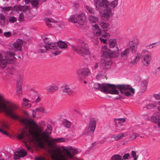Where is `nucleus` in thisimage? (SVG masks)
<instances>
[{
    "instance_id": "obj_1",
    "label": "nucleus",
    "mask_w": 160,
    "mask_h": 160,
    "mask_svg": "<svg viewBox=\"0 0 160 160\" xmlns=\"http://www.w3.org/2000/svg\"><path fill=\"white\" fill-rule=\"evenodd\" d=\"M18 107L17 105L12 103L0 94V112L5 113L13 120H19L22 124L26 126L27 128H28V134L30 138H34L33 135L37 132H39V137L46 140L51 133L52 128L50 125H48L45 131L42 132L34 121L20 118L16 112Z\"/></svg>"
},
{
    "instance_id": "obj_2",
    "label": "nucleus",
    "mask_w": 160,
    "mask_h": 160,
    "mask_svg": "<svg viewBox=\"0 0 160 160\" xmlns=\"http://www.w3.org/2000/svg\"><path fill=\"white\" fill-rule=\"evenodd\" d=\"M38 133V132H36L35 134L33 135L34 138H30L27 132L25 130H23L21 133L18 135L17 137L19 139H24L26 141H35L37 142L38 146L41 148H45L44 142H47L49 147H52L53 144L52 141H50L48 140L49 137L47 138L46 140H44L43 138H42V137H39Z\"/></svg>"
},
{
    "instance_id": "obj_3",
    "label": "nucleus",
    "mask_w": 160,
    "mask_h": 160,
    "mask_svg": "<svg viewBox=\"0 0 160 160\" xmlns=\"http://www.w3.org/2000/svg\"><path fill=\"white\" fill-rule=\"evenodd\" d=\"M49 152L53 160H69L73 158V155L64 146L55 149H51Z\"/></svg>"
},
{
    "instance_id": "obj_4",
    "label": "nucleus",
    "mask_w": 160,
    "mask_h": 160,
    "mask_svg": "<svg viewBox=\"0 0 160 160\" xmlns=\"http://www.w3.org/2000/svg\"><path fill=\"white\" fill-rule=\"evenodd\" d=\"M5 58L0 53L1 57L0 58V67L2 68H5L8 63H14L16 59L15 57V53L11 50L6 52L4 53Z\"/></svg>"
},
{
    "instance_id": "obj_5",
    "label": "nucleus",
    "mask_w": 160,
    "mask_h": 160,
    "mask_svg": "<svg viewBox=\"0 0 160 160\" xmlns=\"http://www.w3.org/2000/svg\"><path fill=\"white\" fill-rule=\"evenodd\" d=\"M72 48L74 52L81 56L85 57L90 54L88 45L84 42H80Z\"/></svg>"
},
{
    "instance_id": "obj_6",
    "label": "nucleus",
    "mask_w": 160,
    "mask_h": 160,
    "mask_svg": "<svg viewBox=\"0 0 160 160\" xmlns=\"http://www.w3.org/2000/svg\"><path fill=\"white\" fill-rule=\"evenodd\" d=\"M47 39L44 40V42L45 44L44 46V49L41 48L40 49V52L42 53L45 52L46 50L51 51L52 53L55 56L58 55L61 52L57 50L58 49L57 44L56 43L47 42Z\"/></svg>"
},
{
    "instance_id": "obj_7",
    "label": "nucleus",
    "mask_w": 160,
    "mask_h": 160,
    "mask_svg": "<svg viewBox=\"0 0 160 160\" xmlns=\"http://www.w3.org/2000/svg\"><path fill=\"white\" fill-rule=\"evenodd\" d=\"M116 88L119 90L121 93L123 94L126 90L131 88V86L128 84L115 85L111 84L110 94H118L119 92L116 89Z\"/></svg>"
},
{
    "instance_id": "obj_8",
    "label": "nucleus",
    "mask_w": 160,
    "mask_h": 160,
    "mask_svg": "<svg viewBox=\"0 0 160 160\" xmlns=\"http://www.w3.org/2000/svg\"><path fill=\"white\" fill-rule=\"evenodd\" d=\"M68 20L69 22L83 25L86 20V17L84 13H82L80 14L71 15Z\"/></svg>"
},
{
    "instance_id": "obj_9",
    "label": "nucleus",
    "mask_w": 160,
    "mask_h": 160,
    "mask_svg": "<svg viewBox=\"0 0 160 160\" xmlns=\"http://www.w3.org/2000/svg\"><path fill=\"white\" fill-rule=\"evenodd\" d=\"M111 84L109 83H96L94 84L93 88L95 89H98L104 93H110Z\"/></svg>"
},
{
    "instance_id": "obj_10",
    "label": "nucleus",
    "mask_w": 160,
    "mask_h": 160,
    "mask_svg": "<svg viewBox=\"0 0 160 160\" xmlns=\"http://www.w3.org/2000/svg\"><path fill=\"white\" fill-rule=\"evenodd\" d=\"M139 55L140 56H141L142 57L143 64L145 66H148L152 59L151 53L147 50H143Z\"/></svg>"
},
{
    "instance_id": "obj_11",
    "label": "nucleus",
    "mask_w": 160,
    "mask_h": 160,
    "mask_svg": "<svg viewBox=\"0 0 160 160\" xmlns=\"http://www.w3.org/2000/svg\"><path fill=\"white\" fill-rule=\"evenodd\" d=\"M101 18L105 21H108L112 15V9L108 7L104 9L102 12L99 11Z\"/></svg>"
},
{
    "instance_id": "obj_12",
    "label": "nucleus",
    "mask_w": 160,
    "mask_h": 160,
    "mask_svg": "<svg viewBox=\"0 0 160 160\" xmlns=\"http://www.w3.org/2000/svg\"><path fill=\"white\" fill-rule=\"evenodd\" d=\"M90 74L89 70L87 68L79 69L76 72L77 76L79 79H83Z\"/></svg>"
},
{
    "instance_id": "obj_13",
    "label": "nucleus",
    "mask_w": 160,
    "mask_h": 160,
    "mask_svg": "<svg viewBox=\"0 0 160 160\" xmlns=\"http://www.w3.org/2000/svg\"><path fill=\"white\" fill-rule=\"evenodd\" d=\"M96 122L95 119L92 118L89 121L88 127L85 129V132L86 133H93L96 128Z\"/></svg>"
},
{
    "instance_id": "obj_14",
    "label": "nucleus",
    "mask_w": 160,
    "mask_h": 160,
    "mask_svg": "<svg viewBox=\"0 0 160 160\" xmlns=\"http://www.w3.org/2000/svg\"><path fill=\"white\" fill-rule=\"evenodd\" d=\"M97 10L100 11L102 7L107 8L108 7L109 2L107 0H94Z\"/></svg>"
},
{
    "instance_id": "obj_15",
    "label": "nucleus",
    "mask_w": 160,
    "mask_h": 160,
    "mask_svg": "<svg viewBox=\"0 0 160 160\" xmlns=\"http://www.w3.org/2000/svg\"><path fill=\"white\" fill-rule=\"evenodd\" d=\"M26 44L25 42L21 39H17L12 44L14 49L19 51L22 50V47Z\"/></svg>"
},
{
    "instance_id": "obj_16",
    "label": "nucleus",
    "mask_w": 160,
    "mask_h": 160,
    "mask_svg": "<svg viewBox=\"0 0 160 160\" xmlns=\"http://www.w3.org/2000/svg\"><path fill=\"white\" fill-rule=\"evenodd\" d=\"M138 45V43L137 42H135L134 40L130 41L129 43V48H127L129 49V51L132 52H135L137 48V46Z\"/></svg>"
},
{
    "instance_id": "obj_17",
    "label": "nucleus",
    "mask_w": 160,
    "mask_h": 160,
    "mask_svg": "<svg viewBox=\"0 0 160 160\" xmlns=\"http://www.w3.org/2000/svg\"><path fill=\"white\" fill-rule=\"evenodd\" d=\"M101 50L102 55L104 57L107 58L108 56H110V54L111 52L108 48L106 46L104 45L102 47Z\"/></svg>"
},
{
    "instance_id": "obj_18",
    "label": "nucleus",
    "mask_w": 160,
    "mask_h": 160,
    "mask_svg": "<svg viewBox=\"0 0 160 160\" xmlns=\"http://www.w3.org/2000/svg\"><path fill=\"white\" fill-rule=\"evenodd\" d=\"M92 30L94 34L97 36H99L101 34V30L98 24H96L92 26Z\"/></svg>"
},
{
    "instance_id": "obj_19",
    "label": "nucleus",
    "mask_w": 160,
    "mask_h": 160,
    "mask_svg": "<svg viewBox=\"0 0 160 160\" xmlns=\"http://www.w3.org/2000/svg\"><path fill=\"white\" fill-rule=\"evenodd\" d=\"M151 120L155 123L160 122V113L158 112H155L152 116Z\"/></svg>"
},
{
    "instance_id": "obj_20",
    "label": "nucleus",
    "mask_w": 160,
    "mask_h": 160,
    "mask_svg": "<svg viewBox=\"0 0 160 160\" xmlns=\"http://www.w3.org/2000/svg\"><path fill=\"white\" fill-rule=\"evenodd\" d=\"M102 66L104 69L109 68L111 65V62L110 61L108 60L107 59H102L101 61Z\"/></svg>"
},
{
    "instance_id": "obj_21",
    "label": "nucleus",
    "mask_w": 160,
    "mask_h": 160,
    "mask_svg": "<svg viewBox=\"0 0 160 160\" xmlns=\"http://www.w3.org/2000/svg\"><path fill=\"white\" fill-rule=\"evenodd\" d=\"M88 20L89 22L92 23H95L99 20V18L94 15L93 14L89 15L88 17Z\"/></svg>"
},
{
    "instance_id": "obj_22",
    "label": "nucleus",
    "mask_w": 160,
    "mask_h": 160,
    "mask_svg": "<svg viewBox=\"0 0 160 160\" xmlns=\"http://www.w3.org/2000/svg\"><path fill=\"white\" fill-rule=\"evenodd\" d=\"M63 92L68 95H71L73 93V91L70 88V86L68 85H65L62 90Z\"/></svg>"
},
{
    "instance_id": "obj_23",
    "label": "nucleus",
    "mask_w": 160,
    "mask_h": 160,
    "mask_svg": "<svg viewBox=\"0 0 160 160\" xmlns=\"http://www.w3.org/2000/svg\"><path fill=\"white\" fill-rule=\"evenodd\" d=\"M44 21L46 25L49 28L51 27L52 25H54L55 21L52 19L48 18H44Z\"/></svg>"
},
{
    "instance_id": "obj_24",
    "label": "nucleus",
    "mask_w": 160,
    "mask_h": 160,
    "mask_svg": "<svg viewBox=\"0 0 160 160\" xmlns=\"http://www.w3.org/2000/svg\"><path fill=\"white\" fill-rule=\"evenodd\" d=\"M124 137V134L122 132L120 133L117 135H112L111 136V137L114 139L115 141H118L122 139Z\"/></svg>"
},
{
    "instance_id": "obj_25",
    "label": "nucleus",
    "mask_w": 160,
    "mask_h": 160,
    "mask_svg": "<svg viewBox=\"0 0 160 160\" xmlns=\"http://www.w3.org/2000/svg\"><path fill=\"white\" fill-rule=\"evenodd\" d=\"M131 52L129 51L128 48H126L121 53V57L122 59L123 60H126L128 57V54Z\"/></svg>"
},
{
    "instance_id": "obj_26",
    "label": "nucleus",
    "mask_w": 160,
    "mask_h": 160,
    "mask_svg": "<svg viewBox=\"0 0 160 160\" xmlns=\"http://www.w3.org/2000/svg\"><path fill=\"white\" fill-rule=\"evenodd\" d=\"M58 89V87L56 85H52L47 88V91L48 92L53 93Z\"/></svg>"
},
{
    "instance_id": "obj_27",
    "label": "nucleus",
    "mask_w": 160,
    "mask_h": 160,
    "mask_svg": "<svg viewBox=\"0 0 160 160\" xmlns=\"http://www.w3.org/2000/svg\"><path fill=\"white\" fill-rule=\"evenodd\" d=\"M99 24L105 31H107L109 29V25L107 22H99Z\"/></svg>"
},
{
    "instance_id": "obj_28",
    "label": "nucleus",
    "mask_w": 160,
    "mask_h": 160,
    "mask_svg": "<svg viewBox=\"0 0 160 160\" xmlns=\"http://www.w3.org/2000/svg\"><path fill=\"white\" fill-rule=\"evenodd\" d=\"M135 93L134 89L131 87V88L126 90V91L123 94L126 96L129 97L131 96L132 95Z\"/></svg>"
},
{
    "instance_id": "obj_29",
    "label": "nucleus",
    "mask_w": 160,
    "mask_h": 160,
    "mask_svg": "<svg viewBox=\"0 0 160 160\" xmlns=\"http://www.w3.org/2000/svg\"><path fill=\"white\" fill-rule=\"evenodd\" d=\"M56 43L57 46L61 49H65L68 47L67 44L64 42L59 41Z\"/></svg>"
},
{
    "instance_id": "obj_30",
    "label": "nucleus",
    "mask_w": 160,
    "mask_h": 160,
    "mask_svg": "<svg viewBox=\"0 0 160 160\" xmlns=\"http://www.w3.org/2000/svg\"><path fill=\"white\" fill-rule=\"evenodd\" d=\"M140 58L141 57L139 56V54H138L135 58L131 61V63L133 65L137 64Z\"/></svg>"
},
{
    "instance_id": "obj_31",
    "label": "nucleus",
    "mask_w": 160,
    "mask_h": 160,
    "mask_svg": "<svg viewBox=\"0 0 160 160\" xmlns=\"http://www.w3.org/2000/svg\"><path fill=\"white\" fill-rule=\"evenodd\" d=\"M62 122L63 125L67 128H69L71 124V122L65 119L62 120Z\"/></svg>"
},
{
    "instance_id": "obj_32",
    "label": "nucleus",
    "mask_w": 160,
    "mask_h": 160,
    "mask_svg": "<svg viewBox=\"0 0 160 160\" xmlns=\"http://www.w3.org/2000/svg\"><path fill=\"white\" fill-rule=\"evenodd\" d=\"M23 102L22 105L24 107L26 108H28L31 107V104L28 102V101L27 99L24 98L23 99Z\"/></svg>"
},
{
    "instance_id": "obj_33",
    "label": "nucleus",
    "mask_w": 160,
    "mask_h": 160,
    "mask_svg": "<svg viewBox=\"0 0 160 160\" xmlns=\"http://www.w3.org/2000/svg\"><path fill=\"white\" fill-rule=\"evenodd\" d=\"M109 46L110 48H113L116 45V41L115 39H110L109 40Z\"/></svg>"
},
{
    "instance_id": "obj_34",
    "label": "nucleus",
    "mask_w": 160,
    "mask_h": 160,
    "mask_svg": "<svg viewBox=\"0 0 160 160\" xmlns=\"http://www.w3.org/2000/svg\"><path fill=\"white\" fill-rule=\"evenodd\" d=\"M111 160H122V158L121 156L119 154H114L111 157Z\"/></svg>"
},
{
    "instance_id": "obj_35",
    "label": "nucleus",
    "mask_w": 160,
    "mask_h": 160,
    "mask_svg": "<svg viewBox=\"0 0 160 160\" xmlns=\"http://www.w3.org/2000/svg\"><path fill=\"white\" fill-rule=\"evenodd\" d=\"M50 140L52 142H63L64 141V139L62 138H53L50 139Z\"/></svg>"
},
{
    "instance_id": "obj_36",
    "label": "nucleus",
    "mask_w": 160,
    "mask_h": 160,
    "mask_svg": "<svg viewBox=\"0 0 160 160\" xmlns=\"http://www.w3.org/2000/svg\"><path fill=\"white\" fill-rule=\"evenodd\" d=\"M118 3V0H114L111 2L109 5L112 8H114L117 6Z\"/></svg>"
},
{
    "instance_id": "obj_37",
    "label": "nucleus",
    "mask_w": 160,
    "mask_h": 160,
    "mask_svg": "<svg viewBox=\"0 0 160 160\" xmlns=\"http://www.w3.org/2000/svg\"><path fill=\"white\" fill-rule=\"evenodd\" d=\"M41 95L40 94H36L33 98L36 102H39L41 99Z\"/></svg>"
},
{
    "instance_id": "obj_38",
    "label": "nucleus",
    "mask_w": 160,
    "mask_h": 160,
    "mask_svg": "<svg viewBox=\"0 0 160 160\" xmlns=\"http://www.w3.org/2000/svg\"><path fill=\"white\" fill-rule=\"evenodd\" d=\"M18 152L20 156V158H23L27 155L26 151L23 149L20 150L18 151Z\"/></svg>"
},
{
    "instance_id": "obj_39",
    "label": "nucleus",
    "mask_w": 160,
    "mask_h": 160,
    "mask_svg": "<svg viewBox=\"0 0 160 160\" xmlns=\"http://www.w3.org/2000/svg\"><path fill=\"white\" fill-rule=\"evenodd\" d=\"M37 111L38 112H41L43 113H46V111L45 110L44 108L43 107H39V108H36L35 110H34L33 112H36Z\"/></svg>"
},
{
    "instance_id": "obj_40",
    "label": "nucleus",
    "mask_w": 160,
    "mask_h": 160,
    "mask_svg": "<svg viewBox=\"0 0 160 160\" xmlns=\"http://www.w3.org/2000/svg\"><path fill=\"white\" fill-rule=\"evenodd\" d=\"M28 6L19 5V10L21 11L25 12L28 10Z\"/></svg>"
},
{
    "instance_id": "obj_41",
    "label": "nucleus",
    "mask_w": 160,
    "mask_h": 160,
    "mask_svg": "<svg viewBox=\"0 0 160 160\" xmlns=\"http://www.w3.org/2000/svg\"><path fill=\"white\" fill-rule=\"evenodd\" d=\"M156 107V105L154 103H151L146 106L144 108L145 109H150L154 108Z\"/></svg>"
},
{
    "instance_id": "obj_42",
    "label": "nucleus",
    "mask_w": 160,
    "mask_h": 160,
    "mask_svg": "<svg viewBox=\"0 0 160 160\" xmlns=\"http://www.w3.org/2000/svg\"><path fill=\"white\" fill-rule=\"evenodd\" d=\"M31 3L33 7H35V8L38 7V6L39 3L38 0H32L31 1Z\"/></svg>"
},
{
    "instance_id": "obj_43",
    "label": "nucleus",
    "mask_w": 160,
    "mask_h": 160,
    "mask_svg": "<svg viewBox=\"0 0 160 160\" xmlns=\"http://www.w3.org/2000/svg\"><path fill=\"white\" fill-rule=\"evenodd\" d=\"M86 8L87 10L88 11L91 13L94 14V13H95V11L94 10L91 8L90 7L88 6H86Z\"/></svg>"
},
{
    "instance_id": "obj_44",
    "label": "nucleus",
    "mask_w": 160,
    "mask_h": 160,
    "mask_svg": "<svg viewBox=\"0 0 160 160\" xmlns=\"http://www.w3.org/2000/svg\"><path fill=\"white\" fill-rule=\"evenodd\" d=\"M22 80L21 78L19 79L17 81V88H22Z\"/></svg>"
},
{
    "instance_id": "obj_45",
    "label": "nucleus",
    "mask_w": 160,
    "mask_h": 160,
    "mask_svg": "<svg viewBox=\"0 0 160 160\" xmlns=\"http://www.w3.org/2000/svg\"><path fill=\"white\" fill-rule=\"evenodd\" d=\"M20 158V156L18 152H16L14 153L13 158L14 159L16 160Z\"/></svg>"
},
{
    "instance_id": "obj_46",
    "label": "nucleus",
    "mask_w": 160,
    "mask_h": 160,
    "mask_svg": "<svg viewBox=\"0 0 160 160\" xmlns=\"http://www.w3.org/2000/svg\"><path fill=\"white\" fill-rule=\"evenodd\" d=\"M9 20V21L12 23H14L17 21V18L13 16L10 17Z\"/></svg>"
},
{
    "instance_id": "obj_47",
    "label": "nucleus",
    "mask_w": 160,
    "mask_h": 160,
    "mask_svg": "<svg viewBox=\"0 0 160 160\" xmlns=\"http://www.w3.org/2000/svg\"><path fill=\"white\" fill-rule=\"evenodd\" d=\"M102 37L107 39L109 38V35L108 33L105 32L102 34Z\"/></svg>"
},
{
    "instance_id": "obj_48",
    "label": "nucleus",
    "mask_w": 160,
    "mask_h": 160,
    "mask_svg": "<svg viewBox=\"0 0 160 160\" xmlns=\"http://www.w3.org/2000/svg\"><path fill=\"white\" fill-rule=\"evenodd\" d=\"M24 17V15H23V13H21L19 15V18H18V21H22Z\"/></svg>"
},
{
    "instance_id": "obj_49",
    "label": "nucleus",
    "mask_w": 160,
    "mask_h": 160,
    "mask_svg": "<svg viewBox=\"0 0 160 160\" xmlns=\"http://www.w3.org/2000/svg\"><path fill=\"white\" fill-rule=\"evenodd\" d=\"M132 155L134 158V160L135 159L136 160H137L138 158V156H136L135 152L133 151H132Z\"/></svg>"
},
{
    "instance_id": "obj_50",
    "label": "nucleus",
    "mask_w": 160,
    "mask_h": 160,
    "mask_svg": "<svg viewBox=\"0 0 160 160\" xmlns=\"http://www.w3.org/2000/svg\"><path fill=\"white\" fill-rule=\"evenodd\" d=\"M139 136V135L135 132H133L132 135L131 136V138L133 139L136 138L137 137Z\"/></svg>"
},
{
    "instance_id": "obj_51",
    "label": "nucleus",
    "mask_w": 160,
    "mask_h": 160,
    "mask_svg": "<svg viewBox=\"0 0 160 160\" xmlns=\"http://www.w3.org/2000/svg\"><path fill=\"white\" fill-rule=\"evenodd\" d=\"M155 43H154L152 44H150L149 45H147L146 46V48L147 49H150L154 47V46L153 45H155Z\"/></svg>"
},
{
    "instance_id": "obj_52",
    "label": "nucleus",
    "mask_w": 160,
    "mask_h": 160,
    "mask_svg": "<svg viewBox=\"0 0 160 160\" xmlns=\"http://www.w3.org/2000/svg\"><path fill=\"white\" fill-rule=\"evenodd\" d=\"M71 150V152L72 153V154H71L72 155H73H73L75 154H77L78 152V151L77 150H76L75 149H70Z\"/></svg>"
},
{
    "instance_id": "obj_53",
    "label": "nucleus",
    "mask_w": 160,
    "mask_h": 160,
    "mask_svg": "<svg viewBox=\"0 0 160 160\" xmlns=\"http://www.w3.org/2000/svg\"><path fill=\"white\" fill-rule=\"evenodd\" d=\"M99 39L101 42L103 43L104 44H106V39H105L102 37H101L99 38Z\"/></svg>"
},
{
    "instance_id": "obj_54",
    "label": "nucleus",
    "mask_w": 160,
    "mask_h": 160,
    "mask_svg": "<svg viewBox=\"0 0 160 160\" xmlns=\"http://www.w3.org/2000/svg\"><path fill=\"white\" fill-rule=\"evenodd\" d=\"M3 34L4 36L6 37H9L11 36V33L10 32H5Z\"/></svg>"
},
{
    "instance_id": "obj_55",
    "label": "nucleus",
    "mask_w": 160,
    "mask_h": 160,
    "mask_svg": "<svg viewBox=\"0 0 160 160\" xmlns=\"http://www.w3.org/2000/svg\"><path fill=\"white\" fill-rule=\"evenodd\" d=\"M12 9V7H6L3 8V10H4L5 11H9Z\"/></svg>"
},
{
    "instance_id": "obj_56",
    "label": "nucleus",
    "mask_w": 160,
    "mask_h": 160,
    "mask_svg": "<svg viewBox=\"0 0 160 160\" xmlns=\"http://www.w3.org/2000/svg\"><path fill=\"white\" fill-rule=\"evenodd\" d=\"M130 156V154L129 153H127L124 155L123 156V158L124 159H128L129 157Z\"/></svg>"
},
{
    "instance_id": "obj_57",
    "label": "nucleus",
    "mask_w": 160,
    "mask_h": 160,
    "mask_svg": "<svg viewBox=\"0 0 160 160\" xmlns=\"http://www.w3.org/2000/svg\"><path fill=\"white\" fill-rule=\"evenodd\" d=\"M153 97L154 98H155L156 99L160 100V94H154Z\"/></svg>"
},
{
    "instance_id": "obj_58",
    "label": "nucleus",
    "mask_w": 160,
    "mask_h": 160,
    "mask_svg": "<svg viewBox=\"0 0 160 160\" xmlns=\"http://www.w3.org/2000/svg\"><path fill=\"white\" fill-rule=\"evenodd\" d=\"M0 132L5 135H7L8 134L7 132L3 130V128L2 127L0 128Z\"/></svg>"
},
{
    "instance_id": "obj_59",
    "label": "nucleus",
    "mask_w": 160,
    "mask_h": 160,
    "mask_svg": "<svg viewBox=\"0 0 160 160\" xmlns=\"http://www.w3.org/2000/svg\"><path fill=\"white\" fill-rule=\"evenodd\" d=\"M25 146L27 148L28 150L30 152H31L32 153H33V151L31 149V147L28 146V144H26V143H25Z\"/></svg>"
},
{
    "instance_id": "obj_60",
    "label": "nucleus",
    "mask_w": 160,
    "mask_h": 160,
    "mask_svg": "<svg viewBox=\"0 0 160 160\" xmlns=\"http://www.w3.org/2000/svg\"><path fill=\"white\" fill-rule=\"evenodd\" d=\"M13 9L14 10L17 11L19 10V5H18L15 6L13 8Z\"/></svg>"
},
{
    "instance_id": "obj_61",
    "label": "nucleus",
    "mask_w": 160,
    "mask_h": 160,
    "mask_svg": "<svg viewBox=\"0 0 160 160\" xmlns=\"http://www.w3.org/2000/svg\"><path fill=\"white\" fill-rule=\"evenodd\" d=\"M2 126L6 128H8V124L5 122H3L2 123Z\"/></svg>"
},
{
    "instance_id": "obj_62",
    "label": "nucleus",
    "mask_w": 160,
    "mask_h": 160,
    "mask_svg": "<svg viewBox=\"0 0 160 160\" xmlns=\"http://www.w3.org/2000/svg\"><path fill=\"white\" fill-rule=\"evenodd\" d=\"M120 121H119L118 122V124H120L121 122H124L126 120V119L125 118H120Z\"/></svg>"
},
{
    "instance_id": "obj_63",
    "label": "nucleus",
    "mask_w": 160,
    "mask_h": 160,
    "mask_svg": "<svg viewBox=\"0 0 160 160\" xmlns=\"http://www.w3.org/2000/svg\"><path fill=\"white\" fill-rule=\"evenodd\" d=\"M36 159L37 160H47L45 158L43 157H38Z\"/></svg>"
},
{
    "instance_id": "obj_64",
    "label": "nucleus",
    "mask_w": 160,
    "mask_h": 160,
    "mask_svg": "<svg viewBox=\"0 0 160 160\" xmlns=\"http://www.w3.org/2000/svg\"><path fill=\"white\" fill-rule=\"evenodd\" d=\"M158 104L159 105V106L158 107V111L160 112V101H158Z\"/></svg>"
}]
</instances>
